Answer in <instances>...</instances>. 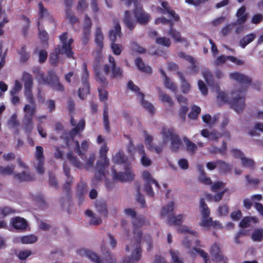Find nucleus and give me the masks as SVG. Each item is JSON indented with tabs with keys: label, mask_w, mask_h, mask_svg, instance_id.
Instances as JSON below:
<instances>
[{
	"label": "nucleus",
	"mask_w": 263,
	"mask_h": 263,
	"mask_svg": "<svg viewBox=\"0 0 263 263\" xmlns=\"http://www.w3.org/2000/svg\"><path fill=\"white\" fill-rule=\"evenodd\" d=\"M245 89L241 87L234 89L228 96L224 92H219L217 95L218 101L221 103L230 102L232 107L239 113L245 107Z\"/></svg>",
	"instance_id": "obj_2"
},
{
	"label": "nucleus",
	"mask_w": 263,
	"mask_h": 263,
	"mask_svg": "<svg viewBox=\"0 0 263 263\" xmlns=\"http://www.w3.org/2000/svg\"><path fill=\"white\" fill-rule=\"evenodd\" d=\"M163 144L171 142L170 148L173 152H177L181 145L179 136L169 129H164L162 132Z\"/></svg>",
	"instance_id": "obj_5"
},
{
	"label": "nucleus",
	"mask_w": 263,
	"mask_h": 263,
	"mask_svg": "<svg viewBox=\"0 0 263 263\" xmlns=\"http://www.w3.org/2000/svg\"><path fill=\"white\" fill-rule=\"evenodd\" d=\"M200 212L202 216L200 225H206L207 220L210 218V210L203 199H201L200 201Z\"/></svg>",
	"instance_id": "obj_15"
},
{
	"label": "nucleus",
	"mask_w": 263,
	"mask_h": 263,
	"mask_svg": "<svg viewBox=\"0 0 263 263\" xmlns=\"http://www.w3.org/2000/svg\"><path fill=\"white\" fill-rule=\"evenodd\" d=\"M137 97L141 101L142 106L149 112L153 113L154 111V107L153 105L149 102L144 99V95L141 92H138Z\"/></svg>",
	"instance_id": "obj_26"
},
{
	"label": "nucleus",
	"mask_w": 263,
	"mask_h": 263,
	"mask_svg": "<svg viewBox=\"0 0 263 263\" xmlns=\"http://www.w3.org/2000/svg\"><path fill=\"white\" fill-rule=\"evenodd\" d=\"M239 226L240 228V230L239 232L237 234L235 237V241L236 243L240 242V241L238 240L239 238L241 237V236H245L246 235V228H247V219L245 218L242 219V220L240 222Z\"/></svg>",
	"instance_id": "obj_27"
},
{
	"label": "nucleus",
	"mask_w": 263,
	"mask_h": 263,
	"mask_svg": "<svg viewBox=\"0 0 263 263\" xmlns=\"http://www.w3.org/2000/svg\"><path fill=\"white\" fill-rule=\"evenodd\" d=\"M183 141L186 146L187 151L192 155L194 154L197 149V145L186 137L183 138Z\"/></svg>",
	"instance_id": "obj_30"
},
{
	"label": "nucleus",
	"mask_w": 263,
	"mask_h": 263,
	"mask_svg": "<svg viewBox=\"0 0 263 263\" xmlns=\"http://www.w3.org/2000/svg\"><path fill=\"white\" fill-rule=\"evenodd\" d=\"M103 123L105 129L109 132L110 130L108 114L107 107H105L103 111Z\"/></svg>",
	"instance_id": "obj_50"
},
{
	"label": "nucleus",
	"mask_w": 263,
	"mask_h": 263,
	"mask_svg": "<svg viewBox=\"0 0 263 263\" xmlns=\"http://www.w3.org/2000/svg\"><path fill=\"white\" fill-rule=\"evenodd\" d=\"M143 179L145 183H154L157 187H159V185L156 180L152 176L151 174L147 171H144L142 173Z\"/></svg>",
	"instance_id": "obj_34"
},
{
	"label": "nucleus",
	"mask_w": 263,
	"mask_h": 263,
	"mask_svg": "<svg viewBox=\"0 0 263 263\" xmlns=\"http://www.w3.org/2000/svg\"><path fill=\"white\" fill-rule=\"evenodd\" d=\"M232 155L235 157V158H240L242 161V164L243 165H245L247 163V160L246 159L245 157H242V154L241 152L238 149H232Z\"/></svg>",
	"instance_id": "obj_59"
},
{
	"label": "nucleus",
	"mask_w": 263,
	"mask_h": 263,
	"mask_svg": "<svg viewBox=\"0 0 263 263\" xmlns=\"http://www.w3.org/2000/svg\"><path fill=\"white\" fill-rule=\"evenodd\" d=\"M97 167L98 168L102 169L108 167L109 165V161L107 157H105L104 159L100 158L97 162Z\"/></svg>",
	"instance_id": "obj_48"
},
{
	"label": "nucleus",
	"mask_w": 263,
	"mask_h": 263,
	"mask_svg": "<svg viewBox=\"0 0 263 263\" xmlns=\"http://www.w3.org/2000/svg\"><path fill=\"white\" fill-rule=\"evenodd\" d=\"M135 64L138 69L142 72L151 74L152 72V68L148 65H146L142 59L137 58L135 60Z\"/></svg>",
	"instance_id": "obj_24"
},
{
	"label": "nucleus",
	"mask_w": 263,
	"mask_h": 263,
	"mask_svg": "<svg viewBox=\"0 0 263 263\" xmlns=\"http://www.w3.org/2000/svg\"><path fill=\"white\" fill-rule=\"evenodd\" d=\"M160 71L162 75L163 80L164 81V84L165 87L172 91L176 92L177 90V87L169 79V78L166 76L165 73L162 69H160Z\"/></svg>",
	"instance_id": "obj_28"
},
{
	"label": "nucleus",
	"mask_w": 263,
	"mask_h": 263,
	"mask_svg": "<svg viewBox=\"0 0 263 263\" xmlns=\"http://www.w3.org/2000/svg\"><path fill=\"white\" fill-rule=\"evenodd\" d=\"M39 8L40 9V20L39 21V23H40V22L41 21V19L43 18H51L49 16V13L47 10L46 9H45L42 4V3H39Z\"/></svg>",
	"instance_id": "obj_44"
},
{
	"label": "nucleus",
	"mask_w": 263,
	"mask_h": 263,
	"mask_svg": "<svg viewBox=\"0 0 263 263\" xmlns=\"http://www.w3.org/2000/svg\"><path fill=\"white\" fill-rule=\"evenodd\" d=\"M24 124L25 129L28 132H30L34 128V124L32 119H24Z\"/></svg>",
	"instance_id": "obj_60"
},
{
	"label": "nucleus",
	"mask_w": 263,
	"mask_h": 263,
	"mask_svg": "<svg viewBox=\"0 0 263 263\" xmlns=\"http://www.w3.org/2000/svg\"><path fill=\"white\" fill-rule=\"evenodd\" d=\"M44 159L43 147L41 146H36L33 164L39 174H42L45 172L44 167Z\"/></svg>",
	"instance_id": "obj_8"
},
{
	"label": "nucleus",
	"mask_w": 263,
	"mask_h": 263,
	"mask_svg": "<svg viewBox=\"0 0 263 263\" xmlns=\"http://www.w3.org/2000/svg\"><path fill=\"white\" fill-rule=\"evenodd\" d=\"M91 26V21L90 18L88 16V15H86L85 17L84 20V25L83 27V30H84L85 33H88L90 32V28Z\"/></svg>",
	"instance_id": "obj_54"
},
{
	"label": "nucleus",
	"mask_w": 263,
	"mask_h": 263,
	"mask_svg": "<svg viewBox=\"0 0 263 263\" xmlns=\"http://www.w3.org/2000/svg\"><path fill=\"white\" fill-rule=\"evenodd\" d=\"M227 60H230V61L237 65H241L242 64H243V62L242 61L239 60L235 57L232 56H224L223 55L217 57V58L214 61V64L215 65H216L222 64L224 63Z\"/></svg>",
	"instance_id": "obj_17"
},
{
	"label": "nucleus",
	"mask_w": 263,
	"mask_h": 263,
	"mask_svg": "<svg viewBox=\"0 0 263 263\" xmlns=\"http://www.w3.org/2000/svg\"><path fill=\"white\" fill-rule=\"evenodd\" d=\"M195 243L196 246L191 247V242L187 238H185L183 241V246L186 249L187 252L191 255H195L198 254L204 260L205 263H210V260L207 253L201 249L197 248L196 247L199 246L200 241L199 240H196Z\"/></svg>",
	"instance_id": "obj_6"
},
{
	"label": "nucleus",
	"mask_w": 263,
	"mask_h": 263,
	"mask_svg": "<svg viewBox=\"0 0 263 263\" xmlns=\"http://www.w3.org/2000/svg\"><path fill=\"white\" fill-rule=\"evenodd\" d=\"M13 212L14 211L9 207L1 208L0 209V218L4 217Z\"/></svg>",
	"instance_id": "obj_63"
},
{
	"label": "nucleus",
	"mask_w": 263,
	"mask_h": 263,
	"mask_svg": "<svg viewBox=\"0 0 263 263\" xmlns=\"http://www.w3.org/2000/svg\"><path fill=\"white\" fill-rule=\"evenodd\" d=\"M22 88L21 83L17 80L15 82V84L13 88L10 91L11 95H16Z\"/></svg>",
	"instance_id": "obj_62"
},
{
	"label": "nucleus",
	"mask_w": 263,
	"mask_h": 263,
	"mask_svg": "<svg viewBox=\"0 0 263 263\" xmlns=\"http://www.w3.org/2000/svg\"><path fill=\"white\" fill-rule=\"evenodd\" d=\"M178 74L181 80V87L182 91L184 93H187L189 91L191 88L190 84L186 81L183 78L182 74L181 73H178Z\"/></svg>",
	"instance_id": "obj_43"
},
{
	"label": "nucleus",
	"mask_w": 263,
	"mask_h": 263,
	"mask_svg": "<svg viewBox=\"0 0 263 263\" xmlns=\"http://www.w3.org/2000/svg\"><path fill=\"white\" fill-rule=\"evenodd\" d=\"M134 13L137 22L141 25H146L150 19L149 14L145 12L141 7H137Z\"/></svg>",
	"instance_id": "obj_14"
},
{
	"label": "nucleus",
	"mask_w": 263,
	"mask_h": 263,
	"mask_svg": "<svg viewBox=\"0 0 263 263\" xmlns=\"http://www.w3.org/2000/svg\"><path fill=\"white\" fill-rule=\"evenodd\" d=\"M114 179L119 181H126L133 179L134 174L131 171L130 167L128 165L125 168V173H117L116 171L113 170L112 172Z\"/></svg>",
	"instance_id": "obj_13"
},
{
	"label": "nucleus",
	"mask_w": 263,
	"mask_h": 263,
	"mask_svg": "<svg viewBox=\"0 0 263 263\" xmlns=\"http://www.w3.org/2000/svg\"><path fill=\"white\" fill-rule=\"evenodd\" d=\"M202 120L204 122L206 123L210 126L214 124L217 121L216 117H214L212 118L209 114H206L202 116Z\"/></svg>",
	"instance_id": "obj_51"
},
{
	"label": "nucleus",
	"mask_w": 263,
	"mask_h": 263,
	"mask_svg": "<svg viewBox=\"0 0 263 263\" xmlns=\"http://www.w3.org/2000/svg\"><path fill=\"white\" fill-rule=\"evenodd\" d=\"M263 236V230H256L252 235V238L253 241H259L261 240Z\"/></svg>",
	"instance_id": "obj_56"
},
{
	"label": "nucleus",
	"mask_w": 263,
	"mask_h": 263,
	"mask_svg": "<svg viewBox=\"0 0 263 263\" xmlns=\"http://www.w3.org/2000/svg\"><path fill=\"white\" fill-rule=\"evenodd\" d=\"M200 111V108L197 106L194 105L192 108L191 112L188 115L189 117L191 119L195 120L197 118Z\"/></svg>",
	"instance_id": "obj_49"
},
{
	"label": "nucleus",
	"mask_w": 263,
	"mask_h": 263,
	"mask_svg": "<svg viewBox=\"0 0 263 263\" xmlns=\"http://www.w3.org/2000/svg\"><path fill=\"white\" fill-rule=\"evenodd\" d=\"M103 256L100 258L95 252L85 249H81L78 251L77 253L81 256H85L94 263H115L116 259L107 251L104 244L101 246Z\"/></svg>",
	"instance_id": "obj_4"
},
{
	"label": "nucleus",
	"mask_w": 263,
	"mask_h": 263,
	"mask_svg": "<svg viewBox=\"0 0 263 263\" xmlns=\"http://www.w3.org/2000/svg\"><path fill=\"white\" fill-rule=\"evenodd\" d=\"M230 77L231 79L239 82H241L245 79V77L238 72L231 73L230 74Z\"/></svg>",
	"instance_id": "obj_57"
},
{
	"label": "nucleus",
	"mask_w": 263,
	"mask_h": 263,
	"mask_svg": "<svg viewBox=\"0 0 263 263\" xmlns=\"http://www.w3.org/2000/svg\"><path fill=\"white\" fill-rule=\"evenodd\" d=\"M86 215L91 218L90 223L93 225H99L102 222V219L99 217L95 216L90 210L86 211Z\"/></svg>",
	"instance_id": "obj_37"
},
{
	"label": "nucleus",
	"mask_w": 263,
	"mask_h": 263,
	"mask_svg": "<svg viewBox=\"0 0 263 263\" xmlns=\"http://www.w3.org/2000/svg\"><path fill=\"white\" fill-rule=\"evenodd\" d=\"M236 16L237 17L236 23L237 24L240 25L245 23L247 20L245 6H242L238 10Z\"/></svg>",
	"instance_id": "obj_29"
},
{
	"label": "nucleus",
	"mask_w": 263,
	"mask_h": 263,
	"mask_svg": "<svg viewBox=\"0 0 263 263\" xmlns=\"http://www.w3.org/2000/svg\"><path fill=\"white\" fill-rule=\"evenodd\" d=\"M174 202L171 201L167 205L162 207L160 212V216L164 217L171 213L174 210Z\"/></svg>",
	"instance_id": "obj_32"
},
{
	"label": "nucleus",
	"mask_w": 263,
	"mask_h": 263,
	"mask_svg": "<svg viewBox=\"0 0 263 263\" xmlns=\"http://www.w3.org/2000/svg\"><path fill=\"white\" fill-rule=\"evenodd\" d=\"M225 183L221 181L214 182L211 186V190L216 193V194L212 197L210 194L207 195L208 198H210L212 200L216 202H219L222 198L224 194L228 191L224 188Z\"/></svg>",
	"instance_id": "obj_7"
},
{
	"label": "nucleus",
	"mask_w": 263,
	"mask_h": 263,
	"mask_svg": "<svg viewBox=\"0 0 263 263\" xmlns=\"http://www.w3.org/2000/svg\"><path fill=\"white\" fill-rule=\"evenodd\" d=\"M48 83L50 84L53 89L57 91H62L64 90L63 86L60 84L58 76L53 73L49 76Z\"/></svg>",
	"instance_id": "obj_19"
},
{
	"label": "nucleus",
	"mask_w": 263,
	"mask_h": 263,
	"mask_svg": "<svg viewBox=\"0 0 263 263\" xmlns=\"http://www.w3.org/2000/svg\"><path fill=\"white\" fill-rule=\"evenodd\" d=\"M210 253L213 259L217 262L222 261L224 257L222 254L220 246L217 243H214L211 248Z\"/></svg>",
	"instance_id": "obj_18"
},
{
	"label": "nucleus",
	"mask_w": 263,
	"mask_h": 263,
	"mask_svg": "<svg viewBox=\"0 0 263 263\" xmlns=\"http://www.w3.org/2000/svg\"><path fill=\"white\" fill-rule=\"evenodd\" d=\"M67 157L70 162L74 166L78 168H81L82 167V164L81 162L78 160L76 157H75L72 153H68L67 155Z\"/></svg>",
	"instance_id": "obj_36"
},
{
	"label": "nucleus",
	"mask_w": 263,
	"mask_h": 263,
	"mask_svg": "<svg viewBox=\"0 0 263 263\" xmlns=\"http://www.w3.org/2000/svg\"><path fill=\"white\" fill-rule=\"evenodd\" d=\"M170 255L172 263H183L182 259L179 257V253L178 251L171 250Z\"/></svg>",
	"instance_id": "obj_47"
},
{
	"label": "nucleus",
	"mask_w": 263,
	"mask_h": 263,
	"mask_svg": "<svg viewBox=\"0 0 263 263\" xmlns=\"http://www.w3.org/2000/svg\"><path fill=\"white\" fill-rule=\"evenodd\" d=\"M184 216L183 215H179L177 216H171L167 218L168 222L171 224L179 225L184 219Z\"/></svg>",
	"instance_id": "obj_35"
},
{
	"label": "nucleus",
	"mask_w": 263,
	"mask_h": 263,
	"mask_svg": "<svg viewBox=\"0 0 263 263\" xmlns=\"http://www.w3.org/2000/svg\"><path fill=\"white\" fill-rule=\"evenodd\" d=\"M158 2L161 4L162 8L160 7H156L157 11L160 13H167L169 14L172 20L175 21H178L179 19V15L175 13V12L172 10L169 6L167 2L163 1L162 0H158Z\"/></svg>",
	"instance_id": "obj_12"
},
{
	"label": "nucleus",
	"mask_w": 263,
	"mask_h": 263,
	"mask_svg": "<svg viewBox=\"0 0 263 263\" xmlns=\"http://www.w3.org/2000/svg\"><path fill=\"white\" fill-rule=\"evenodd\" d=\"M155 24H167L170 26V28L173 27L174 26V23L172 22V20L170 19H166L164 17H160L155 20Z\"/></svg>",
	"instance_id": "obj_52"
},
{
	"label": "nucleus",
	"mask_w": 263,
	"mask_h": 263,
	"mask_svg": "<svg viewBox=\"0 0 263 263\" xmlns=\"http://www.w3.org/2000/svg\"><path fill=\"white\" fill-rule=\"evenodd\" d=\"M178 231L180 233L192 234L194 236L197 235V233L196 231L191 230L189 227L186 226H182L178 229Z\"/></svg>",
	"instance_id": "obj_61"
},
{
	"label": "nucleus",
	"mask_w": 263,
	"mask_h": 263,
	"mask_svg": "<svg viewBox=\"0 0 263 263\" xmlns=\"http://www.w3.org/2000/svg\"><path fill=\"white\" fill-rule=\"evenodd\" d=\"M96 208L101 214L106 216L107 214L106 204L104 201H98L96 203Z\"/></svg>",
	"instance_id": "obj_38"
},
{
	"label": "nucleus",
	"mask_w": 263,
	"mask_h": 263,
	"mask_svg": "<svg viewBox=\"0 0 263 263\" xmlns=\"http://www.w3.org/2000/svg\"><path fill=\"white\" fill-rule=\"evenodd\" d=\"M111 48L114 53L116 55L120 54L123 49L122 45L115 43H112Z\"/></svg>",
	"instance_id": "obj_64"
},
{
	"label": "nucleus",
	"mask_w": 263,
	"mask_h": 263,
	"mask_svg": "<svg viewBox=\"0 0 263 263\" xmlns=\"http://www.w3.org/2000/svg\"><path fill=\"white\" fill-rule=\"evenodd\" d=\"M73 3V0H65V4L67 7H70ZM66 18L72 23H76L78 21V18L74 15L71 10L67 8L65 11Z\"/></svg>",
	"instance_id": "obj_21"
},
{
	"label": "nucleus",
	"mask_w": 263,
	"mask_h": 263,
	"mask_svg": "<svg viewBox=\"0 0 263 263\" xmlns=\"http://www.w3.org/2000/svg\"><path fill=\"white\" fill-rule=\"evenodd\" d=\"M108 61L109 62V65H105L104 67V70L105 73L107 74H108L111 70L112 77H121L122 74V70L120 67L116 66L115 59L111 56H109Z\"/></svg>",
	"instance_id": "obj_11"
},
{
	"label": "nucleus",
	"mask_w": 263,
	"mask_h": 263,
	"mask_svg": "<svg viewBox=\"0 0 263 263\" xmlns=\"http://www.w3.org/2000/svg\"><path fill=\"white\" fill-rule=\"evenodd\" d=\"M14 178L20 182L29 181L34 180V175L28 172L14 174Z\"/></svg>",
	"instance_id": "obj_22"
},
{
	"label": "nucleus",
	"mask_w": 263,
	"mask_h": 263,
	"mask_svg": "<svg viewBox=\"0 0 263 263\" xmlns=\"http://www.w3.org/2000/svg\"><path fill=\"white\" fill-rule=\"evenodd\" d=\"M159 98L161 101L165 102L168 105L172 106L173 104V101L171 97L163 91H160L159 93Z\"/></svg>",
	"instance_id": "obj_40"
},
{
	"label": "nucleus",
	"mask_w": 263,
	"mask_h": 263,
	"mask_svg": "<svg viewBox=\"0 0 263 263\" xmlns=\"http://www.w3.org/2000/svg\"><path fill=\"white\" fill-rule=\"evenodd\" d=\"M74 144V151L78 155H79L81 158L85 161V164L84 167L88 170L91 168L93 166L94 162L96 159L95 155L93 153L89 154L88 156H84L80 149V144L78 141H73Z\"/></svg>",
	"instance_id": "obj_9"
},
{
	"label": "nucleus",
	"mask_w": 263,
	"mask_h": 263,
	"mask_svg": "<svg viewBox=\"0 0 263 263\" xmlns=\"http://www.w3.org/2000/svg\"><path fill=\"white\" fill-rule=\"evenodd\" d=\"M121 34V27L119 23H115L114 29L110 31L109 37L110 40L114 43L117 41V36L120 37Z\"/></svg>",
	"instance_id": "obj_23"
},
{
	"label": "nucleus",
	"mask_w": 263,
	"mask_h": 263,
	"mask_svg": "<svg viewBox=\"0 0 263 263\" xmlns=\"http://www.w3.org/2000/svg\"><path fill=\"white\" fill-rule=\"evenodd\" d=\"M10 224L15 229L20 231L26 230L28 226L27 221L24 218L20 217L11 218Z\"/></svg>",
	"instance_id": "obj_16"
},
{
	"label": "nucleus",
	"mask_w": 263,
	"mask_h": 263,
	"mask_svg": "<svg viewBox=\"0 0 263 263\" xmlns=\"http://www.w3.org/2000/svg\"><path fill=\"white\" fill-rule=\"evenodd\" d=\"M37 240V237L34 235H30L24 236L19 237L17 239V241H21L24 244H31L36 242Z\"/></svg>",
	"instance_id": "obj_31"
},
{
	"label": "nucleus",
	"mask_w": 263,
	"mask_h": 263,
	"mask_svg": "<svg viewBox=\"0 0 263 263\" xmlns=\"http://www.w3.org/2000/svg\"><path fill=\"white\" fill-rule=\"evenodd\" d=\"M217 163L218 164V166L220 167V168L223 172H227L231 170V166L228 163H226L225 162L217 160Z\"/></svg>",
	"instance_id": "obj_55"
},
{
	"label": "nucleus",
	"mask_w": 263,
	"mask_h": 263,
	"mask_svg": "<svg viewBox=\"0 0 263 263\" xmlns=\"http://www.w3.org/2000/svg\"><path fill=\"white\" fill-rule=\"evenodd\" d=\"M155 42L161 46L169 47L171 45V42L170 39L166 37H160L156 38Z\"/></svg>",
	"instance_id": "obj_45"
},
{
	"label": "nucleus",
	"mask_w": 263,
	"mask_h": 263,
	"mask_svg": "<svg viewBox=\"0 0 263 263\" xmlns=\"http://www.w3.org/2000/svg\"><path fill=\"white\" fill-rule=\"evenodd\" d=\"M22 81L24 85V95L29 103V104H26L23 109L25 113L24 119H32L36 110L35 101L32 91L33 82L32 76L30 73L24 72L23 74Z\"/></svg>",
	"instance_id": "obj_1"
},
{
	"label": "nucleus",
	"mask_w": 263,
	"mask_h": 263,
	"mask_svg": "<svg viewBox=\"0 0 263 263\" xmlns=\"http://www.w3.org/2000/svg\"><path fill=\"white\" fill-rule=\"evenodd\" d=\"M123 22L125 25L130 30H133L136 26L137 22L134 20L128 11L125 13Z\"/></svg>",
	"instance_id": "obj_25"
},
{
	"label": "nucleus",
	"mask_w": 263,
	"mask_h": 263,
	"mask_svg": "<svg viewBox=\"0 0 263 263\" xmlns=\"http://www.w3.org/2000/svg\"><path fill=\"white\" fill-rule=\"evenodd\" d=\"M67 33H64L60 36V40L62 42V46H58L50 55L49 60L52 65H56L60 59V54H65L68 58L72 57L73 52L71 49V44L73 42L72 39H68Z\"/></svg>",
	"instance_id": "obj_3"
},
{
	"label": "nucleus",
	"mask_w": 263,
	"mask_h": 263,
	"mask_svg": "<svg viewBox=\"0 0 263 263\" xmlns=\"http://www.w3.org/2000/svg\"><path fill=\"white\" fill-rule=\"evenodd\" d=\"M207 223L206 225H200L201 227H203L206 228L210 227H213L214 228H218L221 227V224L217 221H213L212 218H210L207 220Z\"/></svg>",
	"instance_id": "obj_53"
},
{
	"label": "nucleus",
	"mask_w": 263,
	"mask_h": 263,
	"mask_svg": "<svg viewBox=\"0 0 263 263\" xmlns=\"http://www.w3.org/2000/svg\"><path fill=\"white\" fill-rule=\"evenodd\" d=\"M19 53L20 54V60L22 62H25L29 59V54L26 51L25 46L22 47L19 51Z\"/></svg>",
	"instance_id": "obj_58"
},
{
	"label": "nucleus",
	"mask_w": 263,
	"mask_h": 263,
	"mask_svg": "<svg viewBox=\"0 0 263 263\" xmlns=\"http://www.w3.org/2000/svg\"><path fill=\"white\" fill-rule=\"evenodd\" d=\"M125 160L123 153L121 151L117 153L112 157V161L115 163L121 164L124 163Z\"/></svg>",
	"instance_id": "obj_41"
},
{
	"label": "nucleus",
	"mask_w": 263,
	"mask_h": 263,
	"mask_svg": "<svg viewBox=\"0 0 263 263\" xmlns=\"http://www.w3.org/2000/svg\"><path fill=\"white\" fill-rule=\"evenodd\" d=\"M126 215L132 218L134 226V230H138V229L144 226L146 220L144 217L140 216L136 217V213L134 210L132 209H126L124 210Z\"/></svg>",
	"instance_id": "obj_10"
},
{
	"label": "nucleus",
	"mask_w": 263,
	"mask_h": 263,
	"mask_svg": "<svg viewBox=\"0 0 263 263\" xmlns=\"http://www.w3.org/2000/svg\"><path fill=\"white\" fill-rule=\"evenodd\" d=\"M104 40V36L101 29L97 27L96 30L95 42L100 47L103 46V41Z\"/></svg>",
	"instance_id": "obj_39"
},
{
	"label": "nucleus",
	"mask_w": 263,
	"mask_h": 263,
	"mask_svg": "<svg viewBox=\"0 0 263 263\" xmlns=\"http://www.w3.org/2000/svg\"><path fill=\"white\" fill-rule=\"evenodd\" d=\"M89 87L88 83L83 84V88H80L78 90V95L81 99H84L85 96L89 93Z\"/></svg>",
	"instance_id": "obj_46"
},
{
	"label": "nucleus",
	"mask_w": 263,
	"mask_h": 263,
	"mask_svg": "<svg viewBox=\"0 0 263 263\" xmlns=\"http://www.w3.org/2000/svg\"><path fill=\"white\" fill-rule=\"evenodd\" d=\"M168 34L177 43L184 44L185 46L189 45V42L184 38H182L179 32L171 27Z\"/></svg>",
	"instance_id": "obj_20"
},
{
	"label": "nucleus",
	"mask_w": 263,
	"mask_h": 263,
	"mask_svg": "<svg viewBox=\"0 0 263 263\" xmlns=\"http://www.w3.org/2000/svg\"><path fill=\"white\" fill-rule=\"evenodd\" d=\"M85 122L84 120H81L79 122L77 126L73 128L70 132V135L73 139V137L78 134L80 130H83L84 128Z\"/></svg>",
	"instance_id": "obj_33"
},
{
	"label": "nucleus",
	"mask_w": 263,
	"mask_h": 263,
	"mask_svg": "<svg viewBox=\"0 0 263 263\" xmlns=\"http://www.w3.org/2000/svg\"><path fill=\"white\" fill-rule=\"evenodd\" d=\"M15 165H7L5 167L0 166V174L3 175H11L14 173Z\"/></svg>",
	"instance_id": "obj_42"
}]
</instances>
